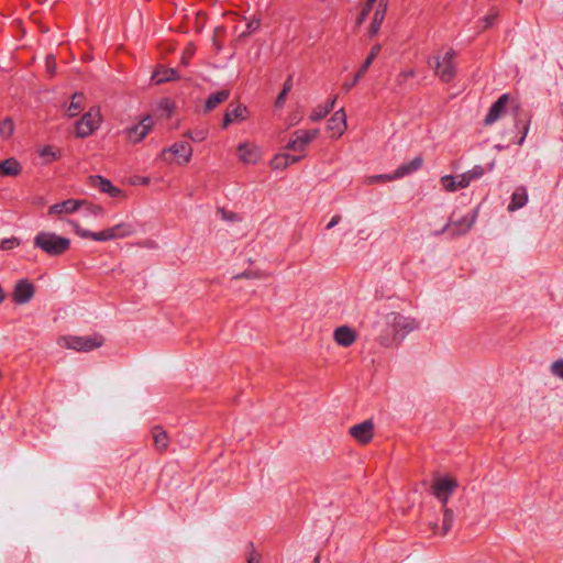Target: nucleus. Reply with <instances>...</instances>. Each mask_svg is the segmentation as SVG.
Here are the masks:
<instances>
[{
	"label": "nucleus",
	"mask_w": 563,
	"mask_h": 563,
	"mask_svg": "<svg viewBox=\"0 0 563 563\" xmlns=\"http://www.w3.org/2000/svg\"><path fill=\"white\" fill-rule=\"evenodd\" d=\"M377 340L383 346H391L418 328V323L410 317L398 312H390L384 317Z\"/></svg>",
	"instance_id": "1"
},
{
	"label": "nucleus",
	"mask_w": 563,
	"mask_h": 563,
	"mask_svg": "<svg viewBox=\"0 0 563 563\" xmlns=\"http://www.w3.org/2000/svg\"><path fill=\"white\" fill-rule=\"evenodd\" d=\"M70 224L74 233L80 239L99 243L130 239L136 233V228L131 221H120L100 231H90L81 227L78 222H70Z\"/></svg>",
	"instance_id": "2"
},
{
	"label": "nucleus",
	"mask_w": 563,
	"mask_h": 563,
	"mask_svg": "<svg viewBox=\"0 0 563 563\" xmlns=\"http://www.w3.org/2000/svg\"><path fill=\"white\" fill-rule=\"evenodd\" d=\"M34 247L41 250L48 256H62L71 245L68 238L52 231H40L33 239Z\"/></svg>",
	"instance_id": "3"
},
{
	"label": "nucleus",
	"mask_w": 563,
	"mask_h": 563,
	"mask_svg": "<svg viewBox=\"0 0 563 563\" xmlns=\"http://www.w3.org/2000/svg\"><path fill=\"white\" fill-rule=\"evenodd\" d=\"M192 153L194 150L189 143L178 141L164 147L157 156V159L169 165L185 166L191 161Z\"/></svg>",
	"instance_id": "4"
},
{
	"label": "nucleus",
	"mask_w": 563,
	"mask_h": 563,
	"mask_svg": "<svg viewBox=\"0 0 563 563\" xmlns=\"http://www.w3.org/2000/svg\"><path fill=\"white\" fill-rule=\"evenodd\" d=\"M104 339L101 334L90 335H64L58 338L57 344L63 349H71L77 352H90L103 345Z\"/></svg>",
	"instance_id": "5"
},
{
	"label": "nucleus",
	"mask_w": 563,
	"mask_h": 563,
	"mask_svg": "<svg viewBox=\"0 0 563 563\" xmlns=\"http://www.w3.org/2000/svg\"><path fill=\"white\" fill-rule=\"evenodd\" d=\"M454 56L452 48H443L429 62L435 75L444 82H450L455 76Z\"/></svg>",
	"instance_id": "6"
},
{
	"label": "nucleus",
	"mask_w": 563,
	"mask_h": 563,
	"mask_svg": "<svg viewBox=\"0 0 563 563\" xmlns=\"http://www.w3.org/2000/svg\"><path fill=\"white\" fill-rule=\"evenodd\" d=\"M102 122V114L99 107H91L75 123V134L77 137L86 139L92 135Z\"/></svg>",
	"instance_id": "7"
},
{
	"label": "nucleus",
	"mask_w": 563,
	"mask_h": 563,
	"mask_svg": "<svg viewBox=\"0 0 563 563\" xmlns=\"http://www.w3.org/2000/svg\"><path fill=\"white\" fill-rule=\"evenodd\" d=\"M457 486L459 482L455 476L449 474L437 475L431 485L432 495L442 504V506H445Z\"/></svg>",
	"instance_id": "8"
},
{
	"label": "nucleus",
	"mask_w": 563,
	"mask_h": 563,
	"mask_svg": "<svg viewBox=\"0 0 563 563\" xmlns=\"http://www.w3.org/2000/svg\"><path fill=\"white\" fill-rule=\"evenodd\" d=\"M318 129H300L291 133L289 141L286 144V148L290 152L300 153V156H305L309 144L319 136Z\"/></svg>",
	"instance_id": "9"
},
{
	"label": "nucleus",
	"mask_w": 563,
	"mask_h": 563,
	"mask_svg": "<svg viewBox=\"0 0 563 563\" xmlns=\"http://www.w3.org/2000/svg\"><path fill=\"white\" fill-rule=\"evenodd\" d=\"M235 153L238 161L243 165L255 166L260 164L263 158L262 147L255 142L249 140L239 143Z\"/></svg>",
	"instance_id": "10"
},
{
	"label": "nucleus",
	"mask_w": 563,
	"mask_h": 563,
	"mask_svg": "<svg viewBox=\"0 0 563 563\" xmlns=\"http://www.w3.org/2000/svg\"><path fill=\"white\" fill-rule=\"evenodd\" d=\"M154 120L151 115H145L136 124L129 126L125 130L126 140L132 144L142 142L147 134L153 130Z\"/></svg>",
	"instance_id": "11"
},
{
	"label": "nucleus",
	"mask_w": 563,
	"mask_h": 563,
	"mask_svg": "<svg viewBox=\"0 0 563 563\" xmlns=\"http://www.w3.org/2000/svg\"><path fill=\"white\" fill-rule=\"evenodd\" d=\"M85 203L81 199H67L52 205L47 209V216L56 219H64L77 212Z\"/></svg>",
	"instance_id": "12"
},
{
	"label": "nucleus",
	"mask_w": 563,
	"mask_h": 563,
	"mask_svg": "<svg viewBox=\"0 0 563 563\" xmlns=\"http://www.w3.org/2000/svg\"><path fill=\"white\" fill-rule=\"evenodd\" d=\"M375 424L372 420H364L349 429V434L360 445H367L374 439Z\"/></svg>",
	"instance_id": "13"
},
{
	"label": "nucleus",
	"mask_w": 563,
	"mask_h": 563,
	"mask_svg": "<svg viewBox=\"0 0 563 563\" xmlns=\"http://www.w3.org/2000/svg\"><path fill=\"white\" fill-rule=\"evenodd\" d=\"M327 132L331 139H340L347 130V119L344 108L335 111L327 122Z\"/></svg>",
	"instance_id": "14"
},
{
	"label": "nucleus",
	"mask_w": 563,
	"mask_h": 563,
	"mask_svg": "<svg viewBox=\"0 0 563 563\" xmlns=\"http://www.w3.org/2000/svg\"><path fill=\"white\" fill-rule=\"evenodd\" d=\"M34 294L35 286L29 279H20L14 285L12 300L16 305H24L32 300Z\"/></svg>",
	"instance_id": "15"
},
{
	"label": "nucleus",
	"mask_w": 563,
	"mask_h": 563,
	"mask_svg": "<svg viewBox=\"0 0 563 563\" xmlns=\"http://www.w3.org/2000/svg\"><path fill=\"white\" fill-rule=\"evenodd\" d=\"M89 185L92 188L98 189L99 191L109 195L112 198L115 199H125V194L123 190H121L119 187H115L111 184L110 180L102 176H90L89 177Z\"/></svg>",
	"instance_id": "16"
},
{
	"label": "nucleus",
	"mask_w": 563,
	"mask_h": 563,
	"mask_svg": "<svg viewBox=\"0 0 563 563\" xmlns=\"http://www.w3.org/2000/svg\"><path fill=\"white\" fill-rule=\"evenodd\" d=\"M476 218V213L473 212L461 219H452L444 228V231L449 232L451 235H462L466 233L474 224Z\"/></svg>",
	"instance_id": "17"
},
{
	"label": "nucleus",
	"mask_w": 563,
	"mask_h": 563,
	"mask_svg": "<svg viewBox=\"0 0 563 563\" xmlns=\"http://www.w3.org/2000/svg\"><path fill=\"white\" fill-rule=\"evenodd\" d=\"M510 101V96L508 93L501 95L496 102L490 107L484 122L486 125H492L498 119H500L506 113V108Z\"/></svg>",
	"instance_id": "18"
},
{
	"label": "nucleus",
	"mask_w": 563,
	"mask_h": 563,
	"mask_svg": "<svg viewBox=\"0 0 563 563\" xmlns=\"http://www.w3.org/2000/svg\"><path fill=\"white\" fill-rule=\"evenodd\" d=\"M357 339V333L349 325H340L333 331L334 342L342 347L352 346Z\"/></svg>",
	"instance_id": "19"
},
{
	"label": "nucleus",
	"mask_w": 563,
	"mask_h": 563,
	"mask_svg": "<svg viewBox=\"0 0 563 563\" xmlns=\"http://www.w3.org/2000/svg\"><path fill=\"white\" fill-rule=\"evenodd\" d=\"M302 156L290 155L288 153H278L269 162V166L275 170H284L290 165L298 163Z\"/></svg>",
	"instance_id": "20"
},
{
	"label": "nucleus",
	"mask_w": 563,
	"mask_h": 563,
	"mask_svg": "<svg viewBox=\"0 0 563 563\" xmlns=\"http://www.w3.org/2000/svg\"><path fill=\"white\" fill-rule=\"evenodd\" d=\"M440 184L443 188V190L453 192L462 188L468 187V184L465 179V176L463 174H460L457 176H442L440 178Z\"/></svg>",
	"instance_id": "21"
},
{
	"label": "nucleus",
	"mask_w": 563,
	"mask_h": 563,
	"mask_svg": "<svg viewBox=\"0 0 563 563\" xmlns=\"http://www.w3.org/2000/svg\"><path fill=\"white\" fill-rule=\"evenodd\" d=\"M423 159L421 156H417L408 163L400 165L393 174L396 179L408 176L421 168Z\"/></svg>",
	"instance_id": "22"
},
{
	"label": "nucleus",
	"mask_w": 563,
	"mask_h": 563,
	"mask_svg": "<svg viewBox=\"0 0 563 563\" xmlns=\"http://www.w3.org/2000/svg\"><path fill=\"white\" fill-rule=\"evenodd\" d=\"M336 99H338V96H334L333 98H331L330 100H328L324 104H319L317 107H314L310 114H309V120L311 122H319L321 121L323 118L327 117V114L332 111V109L334 108V104L336 102Z\"/></svg>",
	"instance_id": "23"
},
{
	"label": "nucleus",
	"mask_w": 563,
	"mask_h": 563,
	"mask_svg": "<svg viewBox=\"0 0 563 563\" xmlns=\"http://www.w3.org/2000/svg\"><path fill=\"white\" fill-rule=\"evenodd\" d=\"M180 77L176 69L174 68H165L163 66H159L155 69L153 73L152 79L155 84H164L173 80H178Z\"/></svg>",
	"instance_id": "24"
},
{
	"label": "nucleus",
	"mask_w": 563,
	"mask_h": 563,
	"mask_svg": "<svg viewBox=\"0 0 563 563\" xmlns=\"http://www.w3.org/2000/svg\"><path fill=\"white\" fill-rule=\"evenodd\" d=\"M230 97V90L228 89H223V90H220V91H217L214 93H211L208 99L206 100V103H205V112H211L213 111L217 107H219L221 103H223L224 101H227Z\"/></svg>",
	"instance_id": "25"
},
{
	"label": "nucleus",
	"mask_w": 563,
	"mask_h": 563,
	"mask_svg": "<svg viewBox=\"0 0 563 563\" xmlns=\"http://www.w3.org/2000/svg\"><path fill=\"white\" fill-rule=\"evenodd\" d=\"M86 97L81 92H76L73 95L69 104L66 108V115L68 118H74L78 115L85 108Z\"/></svg>",
	"instance_id": "26"
},
{
	"label": "nucleus",
	"mask_w": 563,
	"mask_h": 563,
	"mask_svg": "<svg viewBox=\"0 0 563 563\" xmlns=\"http://www.w3.org/2000/svg\"><path fill=\"white\" fill-rule=\"evenodd\" d=\"M22 170L21 164L14 157L0 162L1 176H18Z\"/></svg>",
	"instance_id": "27"
},
{
	"label": "nucleus",
	"mask_w": 563,
	"mask_h": 563,
	"mask_svg": "<svg viewBox=\"0 0 563 563\" xmlns=\"http://www.w3.org/2000/svg\"><path fill=\"white\" fill-rule=\"evenodd\" d=\"M152 438L157 451L164 452L167 450L169 445V438L161 427H154L152 429Z\"/></svg>",
	"instance_id": "28"
},
{
	"label": "nucleus",
	"mask_w": 563,
	"mask_h": 563,
	"mask_svg": "<svg viewBox=\"0 0 563 563\" xmlns=\"http://www.w3.org/2000/svg\"><path fill=\"white\" fill-rule=\"evenodd\" d=\"M442 511H443V521H442L441 529H439L437 525H433L431 528L433 529L434 533L444 536L452 528V522H453V519H454V514H453V511L451 509H449L446 507V505L442 506Z\"/></svg>",
	"instance_id": "29"
},
{
	"label": "nucleus",
	"mask_w": 563,
	"mask_h": 563,
	"mask_svg": "<svg viewBox=\"0 0 563 563\" xmlns=\"http://www.w3.org/2000/svg\"><path fill=\"white\" fill-rule=\"evenodd\" d=\"M382 0L375 11L373 21L369 26V35H376L379 31L380 24L385 19L386 10H387V3L383 2Z\"/></svg>",
	"instance_id": "30"
},
{
	"label": "nucleus",
	"mask_w": 563,
	"mask_h": 563,
	"mask_svg": "<svg viewBox=\"0 0 563 563\" xmlns=\"http://www.w3.org/2000/svg\"><path fill=\"white\" fill-rule=\"evenodd\" d=\"M528 201V195L523 187H519L515 190L511 197V201L508 206L509 211H515L522 208Z\"/></svg>",
	"instance_id": "31"
},
{
	"label": "nucleus",
	"mask_w": 563,
	"mask_h": 563,
	"mask_svg": "<svg viewBox=\"0 0 563 563\" xmlns=\"http://www.w3.org/2000/svg\"><path fill=\"white\" fill-rule=\"evenodd\" d=\"M227 111L234 120V122L245 121L250 114L247 108L242 103L230 104Z\"/></svg>",
	"instance_id": "32"
},
{
	"label": "nucleus",
	"mask_w": 563,
	"mask_h": 563,
	"mask_svg": "<svg viewBox=\"0 0 563 563\" xmlns=\"http://www.w3.org/2000/svg\"><path fill=\"white\" fill-rule=\"evenodd\" d=\"M175 110H176V103L168 98L161 100L157 104L158 117L162 119L172 118Z\"/></svg>",
	"instance_id": "33"
},
{
	"label": "nucleus",
	"mask_w": 563,
	"mask_h": 563,
	"mask_svg": "<svg viewBox=\"0 0 563 563\" xmlns=\"http://www.w3.org/2000/svg\"><path fill=\"white\" fill-rule=\"evenodd\" d=\"M38 155L45 164H49L60 158V151L53 145H46L38 150Z\"/></svg>",
	"instance_id": "34"
},
{
	"label": "nucleus",
	"mask_w": 563,
	"mask_h": 563,
	"mask_svg": "<svg viewBox=\"0 0 563 563\" xmlns=\"http://www.w3.org/2000/svg\"><path fill=\"white\" fill-rule=\"evenodd\" d=\"M395 180L394 174L372 175L364 178L365 185H376Z\"/></svg>",
	"instance_id": "35"
},
{
	"label": "nucleus",
	"mask_w": 563,
	"mask_h": 563,
	"mask_svg": "<svg viewBox=\"0 0 563 563\" xmlns=\"http://www.w3.org/2000/svg\"><path fill=\"white\" fill-rule=\"evenodd\" d=\"M14 132V124L11 119L7 118L0 121V137L7 140L11 137Z\"/></svg>",
	"instance_id": "36"
},
{
	"label": "nucleus",
	"mask_w": 563,
	"mask_h": 563,
	"mask_svg": "<svg viewBox=\"0 0 563 563\" xmlns=\"http://www.w3.org/2000/svg\"><path fill=\"white\" fill-rule=\"evenodd\" d=\"M86 208V211L95 217V218H100V217H103L104 213H106V210L102 206L100 205H97V203H92V202H89L87 200H85V203L84 206Z\"/></svg>",
	"instance_id": "37"
},
{
	"label": "nucleus",
	"mask_w": 563,
	"mask_h": 563,
	"mask_svg": "<svg viewBox=\"0 0 563 563\" xmlns=\"http://www.w3.org/2000/svg\"><path fill=\"white\" fill-rule=\"evenodd\" d=\"M369 66H367L366 64L363 63V65L361 66V68L356 71V74L354 75V78L352 81L350 82H343L342 85V88L345 90V91H349L350 89H352L356 84L357 81L364 76V74L367 71Z\"/></svg>",
	"instance_id": "38"
},
{
	"label": "nucleus",
	"mask_w": 563,
	"mask_h": 563,
	"mask_svg": "<svg viewBox=\"0 0 563 563\" xmlns=\"http://www.w3.org/2000/svg\"><path fill=\"white\" fill-rule=\"evenodd\" d=\"M497 18H498V11L495 9L490 10V12L479 21L481 22V32L488 30L495 23Z\"/></svg>",
	"instance_id": "39"
},
{
	"label": "nucleus",
	"mask_w": 563,
	"mask_h": 563,
	"mask_svg": "<svg viewBox=\"0 0 563 563\" xmlns=\"http://www.w3.org/2000/svg\"><path fill=\"white\" fill-rule=\"evenodd\" d=\"M484 173L485 172H484L483 167L475 166L474 168L463 173V175L465 176V179H466L467 184L470 185L471 181L479 179L484 175Z\"/></svg>",
	"instance_id": "40"
},
{
	"label": "nucleus",
	"mask_w": 563,
	"mask_h": 563,
	"mask_svg": "<svg viewBox=\"0 0 563 563\" xmlns=\"http://www.w3.org/2000/svg\"><path fill=\"white\" fill-rule=\"evenodd\" d=\"M21 240L19 238L12 236L1 240L0 242V250L2 251H10L18 246H20Z\"/></svg>",
	"instance_id": "41"
},
{
	"label": "nucleus",
	"mask_w": 563,
	"mask_h": 563,
	"mask_svg": "<svg viewBox=\"0 0 563 563\" xmlns=\"http://www.w3.org/2000/svg\"><path fill=\"white\" fill-rule=\"evenodd\" d=\"M550 369L554 376L563 379V358L553 362Z\"/></svg>",
	"instance_id": "42"
},
{
	"label": "nucleus",
	"mask_w": 563,
	"mask_h": 563,
	"mask_svg": "<svg viewBox=\"0 0 563 563\" xmlns=\"http://www.w3.org/2000/svg\"><path fill=\"white\" fill-rule=\"evenodd\" d=\"M303 118L302 111H295L287 118V125L288 128L297 125Z\"/></svg>",
	"instance_id": "43"
},
{
	"label": "nucleus",
	"mask_w": 563,
	"mask_h": 563,
	"mask_svg": "<svg viewBox=\"0 0 563 563\" xmlns=\"http://www.w3.org/2000/svg\"><path fill=\"white\" fill-rule=\"evenodd\" d=\"M195 53V47L189 44L185 49H184V53H183V56H181V64L184 66H187L189 64V59L191 58V56L194 55Z\"/></svg>",
	"instance_id": "44"
},
{
	"label": "nucleus",
	"mask_w": 563,
	"mask_h": 563,
	"mask_svg": "<svg viewBox=\"0 0 563 563\" xmlns=\"http://www.w3.org/2000/svg\"><path fill=\"white\" fill-rule=\"evenodd\" d=\"M382 49V46L380 45H374L367 56V58L365 59L364 64H366L367 66H371V64L373 63V60L377 57V55L379 54Z\"/></svg>",
	"instance_id": "45"
},
{
	"label": "nucleus",
	"mask_w": 563,
	"mask_h": 563,
	"mask_svg": "<svg viewBox=\"0 0 563 563\" xmlns=\"http://www.w3.org/2000/svg\"><path fill=\"white\" fill-rule=\"evenodd\" d=\"M373 8V4H369V0L365 3L364 8L362 9V12L360 16L356 20V24H362L364 20L367 18V15L371 13Z\"/></svg>",
	"instance_id": "46"
},
{
	"label": "nucleus",
	"mask_w": 563,
	"mask_h": 563,
	"mask_svg": "<svg viewBox=\"0 0 563 563\" xmlns=\"http://www.w3.org/2000/svg\"><path fill=\"white\" fill-rule=\"evenodd\" d=\"M290 88H291V82H290V79H288V81L284 86L283 91L277 97V100H276L277 106H282L284 103L286 95L288 93Z\"/></svg>",
	"instance_id": "47"
},
{
	"label": "nucleus",
	"mask_w": 563,
	"mask_h": 563,
	"mask_svg": "<svg viewBox=\"0 0 563 563\" xmlns=\"http://www.w3.org/2000/svg\"><path fill=\"white\" fill-rule=\"evenodd\" d=\"M261 275L258 272H255V271H245L243 272L242 274H239L235 276V278L238 279H242V278H245V279H256V278H260Z\"/></svg>",
	"instance_id": "48"
},
{
	"label": "nucleus",
	"mask_w": 563,
	"mask_h": 563,
	"mask_svg": "<svg viewBox=\"0 0 563 563\" xmlns=\"http://www.w3.org/2000/svg\"><path fill=\"white\" fill-rule=\"evenodd\" d=\"M415 76V71L412 69H405L400 71V74L397 77V80L399 84H404L408 78H411Z\"/></svg>",
	"instance_id": "49"
},
{
	"label": "nucleus",
	"mask_w": 563,
	"mask_h": 563,
	"mask_svg": "<svg viewBox=\"0 0 563 563\" xmlns=\"http://www.w3.org/2000/svg\"><path fill=\"white\" fill-rule=\"evenodd\" d=\"M261 554L256 552L254 549H251V551L247 554L246 561L247 563H261Z\"/></svg>",
	"instance_id": "50"
},
{
	"label": "nucleus",
	"mask_w": 563,
	"mask_h": 563,
	"mask_svg": "<svg viewBox=\"0 0 563 563\" xmlns=\"http://www.w3.org/2000/svg\"><path fill=\"white\" fill-rule=\"evenodd\" d=\"M46 69L51 75H54L55 69H56V60L53 55H48L46 57Z\"/></svg>",
	"instance_id": "51"
},
{
	"label": "nucleus",
	"mask_w": 563,
	"mask_h": 563,
	"mask_svg": "<svg viewBox=\"0 0 563 563\" xmlns=\"http://www.w3.org/2000/svg\"><path fill=\"white\" fill-rule=\"evenodd\" d=\"M186 136L191 137V139H192L194 141H196V142H201V141H203V140H205V137H206V133H205V132H199V133H197L196 135H194L192 133L187 132V133H186Z\"/></svg>",
	"instance_id": "52"
},
{
	"label": "nucleus",
	"mask_w": 563,
	"mask_h": 563,
	"mask_svg": "<svg viewBox=\"0 0 563 563\" xmlns=\"http://www.w3.org/2000/svg\"><path fill=\"white\" fill-rule=\"evenodd\" d=\"M234 120L231 118L228 111H225L223 121H222V128L227 129L231 123H233Z\"/></svg>",
	"instance_id": "53"
},
{
	"label": "nucleus",
	"mask_w": 563,
	"mask_h": 563,
	"mask_svg": "<svg viewBox=\"0 0 563 563\" xmlns=\"http://www.w3.org/2000/svg\"><path fill=\"white\" fill-rule=\"evenodd\" d=\"M340 220H341L340 216L332 217L331 220L329 221V223L327 224V229L328 230L332 229L340 222Z\"/></svg>",
	"instance_id": "54"
},
{
	"label": "nucleus",
	"mask_w": 563,
	"mask_h": 563,
	"mask_svg": "<svg viewBox=\"0 0 563 563\" xmlns=\"http://www.w3.org/2000/svg\"><path fill=\"white\" fill-rule=\"evenodd\" d=\"M257 26H258V22H254V21L250 22L249 23L250 32L256 31Z\"/></svg>",
	"instance_id": "55"
},
{
	"label": "nucleus",
	"mask_w": 563,
	"mask_h": 563,
	"mask_svg": "<svg viewBox=\"0 0 563 563\" xmlns=\"http://www.w3.org/2000/svg\"><path fill=\"white\" fill-rule=\"evenodd\" d=\"M5 299V292L2 288V286L0 285V303L3 302Z\"/></svg>",
	"instance_id": "56"
},
{
	"label": "nucleus",
	"mask_w": 563,
	"mask_h": 563,
	"mask_svg": "<svg viewBox=\"0 0 563 563\" xmlns=\"http://www.w3.org/2000/svg\"><path fill=\"white\" fill-rule=\"evenodd\" d=\"M527 133H528V128H526V129H525L523 135H522V137L519 140V142H518L520 145L522 144V142H523V140H525V137H526Z\"/></svg>",
	"instance_id": "57"
},
{
	"label": "nucleus",
	"mask_w": 563,
	"mask_h": 563,
	"mask_svg": "<svg viewBox=\"0 0 563 563\" xmlns=\"http://www.w3.org/2000/svg\"><path fill=\"white\" fill-rule=\"evenodd\" d=\"M141 183H142L143 185H148L150 179H148V178H143Z\"/></svg>",
	"instance_id": "58"
},
{
	"label": "nucleus",
	"mask_w": 563,
	"mask_h": 563,
	"mask_svg": "<svg viewBox=\"0 0 563 563\" xmlns=\"http://www.w3.org/2000/svg\"><path fill=\"white\" fill-rule=\"evenodd\" d=\"M207 2H209L210 4H214L218 0H206Z\"/></svg>",
	"instance_id": "59"
},
{
	"label": "nucleus",
	"mask_w": 563,
	"mask_h": 563,
	"mask_svg": "<svg viewBox=\"0 0 563 563\" xmlns=\"http://www.w3.org/2000/svg\"><path fill=\"white\" fill-rule=\"evenodd\" d=\"M214 46L219 47V44L217 43L216 38H213Z\"/></svg>",
	"instance_id": "60"
},
{
	"label": "nucleus",
	"mask_w": 563,
	"mask_h": 563,
	"mask_svg": "<svg viewBox=\"0 0 563 563\" xmlns=\"http://www.w3.org/2000/svg\"><path fill=\"white\" fill-rule=\"evenodd\" d=\"M314 563H319V556L314 559Z\"/></svg>",
	"instance_id": "61"
},
{
	"label": "nucleus",
	"mask_w": 563,
	"mask_h": 563,
	"mask_svg": "<svg viewBox=\"0 0 563 563\" xmlns=\"http://www.w3.org/2000/svg\"><path fill=\"white\" fill-rule=\"evenodd\" d=\"M376 0H369V4H374Z\"/></svg>",
	"instance_id": "62"
},
{
	"label": "nucleus",
	"mask_w": 563,
	"mask_h": 563,
	"mask_svg": "<svg viewBox=\"0 0 563 563\" xmlns=\"http://www.w3.org/2000/svg\"><path fill=\"white\" fill-rule=\"evenodd\" d=\"M37 1L41 2V3L47 2V0H37Z\"/></svg>",
	"instance_id": "63"
},
{
	"label": "nucleus",
	"mask_w": 563,
	"mask_h": 563,
	"mask_svg": "<svg viewBox=\"0 0 563 563\" xmlns=\"http://www.w3.org/2000/svg\"><path fill=\"white\" fill-rule=\"evenodd\" d=\"M2 378V372L0 371V379Z\"/></svg>",
	"instance_id": "64"
}]
</instances>
